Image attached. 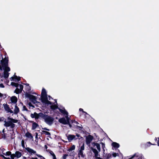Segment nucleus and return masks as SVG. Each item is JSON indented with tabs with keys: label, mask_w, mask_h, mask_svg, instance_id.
<instances>
[{
	"label": "nucleus",
	"mask_w": 159,
	"mask_h": 159,
	"mask_svg": "<svg viewBox=\"0 0 159 159\" xmlns=\"http://www.w3.org/2000/svg\"><path fill=\"white\" fill-rule=\"evenodd\" d=\"M7 119L8 120L5 121L4 124V125L6 127L10 126L11 128H13L15 126V125L13 123H16L18 122L17 120L13 119L10 117H8Z\"/></svg>",
	"instance_id": "1"
},
{
	"label": "nucleus",
	"mask_w": 159,
	"mask_h": 159,
	"mask_svg": "<svg viewBox=\"0 0 159 159\" xmlns=\"http://www.w3.org/2000/svg\"><path fill=\"white\" fill-rule=\"evenodd\" d=\"M26 96L30 100L34 103H37V105L40 103L36 101V98L35 96L29 94H27Z\"/></svg>",
	"instance_id": "2"
},
{
	"label": "nucleus",
	"mask_w": 159,
	"mask_h": 159,
	"mask_svg": "<svg viewBox=\"0 0 159 159\" xmlns=\"http://www.w3.org/2000/svg\"><path fill=\"white\" fill-rule=\"evenodd\" d=\"M65 117L66 118V120L65 118H61L59 119V122L63 124H69L70 119V118L68 117V116H66Z\"/></svg>",
	"instance_id": "3"
},
{
	"label": "nucleus",
	"mask_w": 159,
	"mask_h": 159,
	"mask_svg": "<svg viewBox=\"0 0 159 159\" xmlns=\"http://www.w3.org/2000/svg\"><path fill=\"white\" fill-rule=\"evenodd\" d=\"M45 121L49 125H51L54 120L53 118L47 115L44 118Z\"/></svg>",
	"instance_id": "4"
},
{
	"label": "nucleus",
	"mask_w": 159,
	"mask_h": 159,
	"mask_svg": "<svg viewBox=\"0 0 159 159\" xmlns=\"http://www.w3.org/2000/svg\"><path fill=\"white\" fill-rule=\"evenodd\" d=\"M0 62L2 67V68H3V69L7 67H9L8 66V60L6 58L2 60Z\"/></svg>",
	"instance_id": "5"
},
{
	"label": "nucleus",
	"mask_w": 159,
	"mask_h": 159,
	"mask_svg": "<svg viewBox=\"0 0 159 159\" xmlns=\"http://www.w3.org/2000/svg\"><path fill=\"white\" fill-rule=\"evenodd\" d=\"M3 76L5 78H8L9 75V72L10 71V69L9 67H7L4 68Z\"/></svg>",
	"instance_id": "6"
},
{
	"label": "nucleus",
	"mask_w": 159,
	"mask_h": 159,
	"mask_svg": "<svg viewBox=\"0 0 159 159\" xmlns=\"http://www.w3.org/2000/svg\"><path fill=\"white\" fill-rule=\"evenodd\" d=\"M4 108L5 111L7 112H10L11 113H13V111L9 107V106L7 105V103H4L3 104Z\"/></svg>",
	"instance_id": "7"
},
{
	"label": "nucleus",
	"mask_w": 159,
	"mask_h": 159,
	"mask_svg": "<svg viewBox=\"0 0 159 159\" xmlns=\"http://www.w3.org/2000/svg\"><path fill=\"white\" fill-rule=\"evenodd\" d=\"M21 155L22 154L21 152L19 151H16L15 154H13L11 155V157L12 159H14L15 157L17 158H19Z\"/></svg>",
	"instance_id": "8"
},
{
	"label": "nucleus",
	"mask_w": 159,
	"mask_h": 159,
	"mask_svg": "<svg viewBox=\"0 0 159 159\" xmlns=\"http://www.w3.org/2000/svg\"><path fill=\"white\" fill-rule=\"evenodd\" d=\"M41 100L42 102L45 104L48 105L51 104V102L48 100L47 96L41 97Z\"/></svg>",
	"instance_id": "9"
},
{
	"label": "nucleus",
	"mask_w": 159,
	"mask_h": 159,
	"mask_svg": "<svg viewBox=\"0 0 159 159\" xmlns=\"http://www.w3.org/2000/svg\"><path fill=\"white\" fill-rule=\"evenodd\" d=\"M93 139V137L91 135H89L88 136L86 137V141L87 144L88 145L90 144Z\"/></svg>",
	"instance_id": "10"
},
{
	"label": "nucleus",
	"mask_w": 159,
	"mask_h": 159,
	"mask_svg": "<svg viewBox=\"0 0 159 159\" xmlns=\"http://www.w3.org/2000/svg\"><path fill=\"white\" fill-rule=\"evenodd\" d=\"M90 148L93 152L94 153L95 158H96L98 157V151L97 150H96V149L92 147H91Z\"/></svg>",
	"instance_id": "11"
},
{
	"label": "nucleus",
	"mask_w": 159,
	"mask_h": 159,
	"mask_svg": "<svg viewBox=\"0 0 159 159\" xmlns=\"http://www.w3.org/2000/svg\"><path fill=\"white\" fill-rule=\"evenodd\" d=\"M11 101L12 103L15 104L17 101V98L16 97L13 96L11 98Z\"/></svg>",
	"instance_id": "12"
},
{
	"label": "nucleus",
	"mask_w": 159,
	"mask_h": 159,
	"mask_svg": "<svg viewBox=\"0 0 159 159\" xmlns=\"http://www.w3.org/2000/svg\"><path fill=\"white\" fill-rule=\"evenodd\" d=\"M92 144L93 146H96V148L98 149L99 152H100L101 151L100 145L98 143H92Z\"/></svg>",
	"instance_id": "13"
},
{
	"label": "nucleus",
	"mask_w": 159,
	"mask_h": 159,
	"mask_svg": "<svg viewBox=\"0 0 159 159\" xmlns=\"http://www.w3.org/2000/svg\"><path fill=\"white\" fill-rule=\"evenodd\" d=\"M19 112V109L16 104L15 106V108L14 109L13 112L14 114H16Z\"/></svg>",
	"instance_id": "14"
},
{
	"label": "nucleus",
	"mask_w": 159,
	"mask_h": 159,
	"mask_svg": "<svg viewBox=\"0 0 159 159\" xmlns=\"http://www.w3.org/2000/svg\"><path fill=\"white\" fill-rule=\"evenodd\" d=\"M75 136L74 135L70 134L69 135L67 136V138L68 141L69 142L71 141L73 139L75 138Z\"/></svg>",
	"instance_id": "15"
},
{
	"label": "nucleus",
	"mask_w": 159,
	"mask_h": 159,
	"mask_svg": "<svg viewBox=\"0 0 159 159\" xmlns=\"http://www.w3.org/2000/svg\"><path fill=\"white\" fill-rule=\"evenodd\" d=\"M31 116L32 118H34L35 119H38L39 118L38 114L35 112L33 114H31Z\"/></svg>",
	"instance_id": "16"
},
{
	"label": "nucleus",
	"mask_w": 159,
	"mask_h": 159,
	"mask_svg": "<svg viewBox=\"0 0 159 159\" xmlns=\"http://www.w3.org/2000/svg\"><path fill=\"white\" fill-rule=\"evenodd\" d=\"M58 109L62 113L64 114V115H66V116H68V113L64 109H62L59 108Z\"/></svg>",
	"instance_id": "17"
},
{
	"label": "nucleus",
	"mask_w": 159,
	"mask_h": 159,
	"mask_svg": "<svg viewBox=\"0 0 159 159\" xmlns=\"http://www.w3.org/2000/svg\"><path fill=\"white\" fill-rule=\"evenodd\" d=\"M26 149L28 152L30 153L34 154L36 152V151L29 148H26Z\"/></svg>",
	"instance_id": "18"
},
{
	"label": "nucleus",
	"mask_w": 159,
	"mask_h": 159,
	"mask_svg": "<svg viewBox=\"0 0 159 159\" xmlns=\"http://www.w3.org/2000/svg\"><path fill=\"white\" fill-rule=\"evenodd\" d=\"M47 96V95L46 90L44 88H43L42 89V91L41 97Z\"/></svg>",
	"instance_id": "19"
},
{
	"label": "nucleus",
	"mask_w": 159,
	"mask_h": 159,
	"mask_svg": "<svg viewBox=\"0 0 159 159\" xmlns=\"http://www.w3.org/2000/svg\"><path fill=\"white\" fill-rule=\"evenodd\" d=\"M25 136L27 137H28L30 139H32L33 137L31 133L29 132H27L25 134Z\"/></svg>",
	"instance_id": "20"
},
{
	"label": "nucleus",
	"mask_w": 159,
	"mask_h": 159,
	"mask_svg": "<svg viewBox=\"0 0 159 159\" xmlns=\"http://www.w3.org/2000/svg\"><path fill=\"white\" fill-rule=\"evenodd\" d=\"M38 126L39 125L37 123L33 122L32 125V129L33 130L34 129Z\"/></svg>",
	"instance_id": "21"
},
{
	"label": "nucleus",
	"mask_w": 159,
	"mask_h": 159,
	"mask_svg": "<svg viewBox=\"0 0 159 159\" xmlns=\"http://www.w3.org/2000/svg\"><path fill=\"white\" fill-rule=\"evenodd\" d=\"M39 118L41 117L43 118L44 119V118L47 115H45L42 113H39L38 114Z\"/></svg>",
	"instance_id": "22"
},
{
	"label": "nucleus",
	"mask_w": 159,
	"mask_h": 159,
	"mask_svg": "<svg viewBox=\"0 0 159 159\" xmlns=\"http://www.w3.org/2000/svg\"><path fill=\"white\" fill-rule=\"evenodd\" d=\"M11 80H12L14 79L18 81H19L20 80V77H17L16 75L14 76V77H11Z\"/></svg>",
	"instance_id": "23"
},
{
	"label": "nucleus",
	"mask_w": 159,
	"mask_h": 159,
	"mask_svg": "<svg viewBox=\"0 0 159 159\" xmlns=\"http://www.w3.org/2000/svg\"><path fill=\"white\" fill-rule=\"evenodd\" d=\"M3 154L4 155H5L6 156H9L10 155L11 156V155H12L11 154V152H10V151L7 152L6 153H5V152H3Z\"/></svg>",
	"instance_id": "24"
},
{
	"label": "nucleus",
	"mask_w": 159,
	"mask_h": 159,
	"mask_svg": "<svg viewBox=\"0 0 159 159\" xmlns=\"http://www.w3.org/2000/svg\"><path fill=\"white\" fill-rule=\"evenodd\" d=\"M78 154L79 156H80L82 157H84V155L83 154V151L79 150Z\"/></svg>",
	"instance_id": "25"
},
{
	"label": "nucleus",
	"mask_w": 159,
	"mask_h": 159,
	"mask_svg": "<svg viewBox=\"0 0 159 159\" xmlns=\"http://www.w3.org/2000/svg\"><path fill=\"white\" fill-rule=\"evenodd\" d=\"M21 92V90H20L18 88H16L15 90V92L17 94L20 93Z\"/></svg>",
	"instance_id": "26"
},
{
	"label": "nucleus",
	"mask_w": 159,
	"mask_h": 159,
	"mask_svg": "<svg viewBox=\"0 0 159 159\" xmlns=\"http://www.w3.org/2000/svg\"><path fill=\"white\" fill-rule=\"evenodd\" d=\"M154 140L157 142V145L159 146V137L157 138L155 137Z\"/></svg>",
	"instance_id": "27"
},
{
	"label": "nucleus",
	"mask_w": 159,
	"mask_h": 159,
	"mask_svg": "<svg viewBox=\"0 0 159 159\" xmlns=\"http://www.w3.org/2000/svg\"><path fill=\"white\" fill-rule=\"evenodd\" d=\"M11 85L14 86L16 87H17L19 85V84H18L14 82H11Z\"/></svg>",
	"instance_id": "28"
},
{
	"label": "nucleus",
	"mask_w": 159,
	"mask_h": 159,
	"mask_svg": "<svg viewBox=\"0 0 159 159\" xmlns=\"http://www.w3.org/2000/svg\"><path fill=\"white\" fill-rule=\"evenodd\" d=\"M51 108L52 109H55L57 108L58 107H57V106L56 105H52L51 106Z\"/></svg>",
	"instance_id": "29"
},
{
	"label": "nucleus",
	"mask_w": 159,
	"mask_h": 159,
	"mask_svg": "<svg viewBox=\"0 0 159 159\" xmlns=\"http://www.w3.org/2000/svg\"><path fill=\"white\" fill-rule=\"evenodd\" d=\"M49 153L52 156L53 159L56 157L55 155L54 154V153L52 151H50L49 152Z\"/></svg>",
	"instance_id": "30"
},
{
	"label": "nucleus",
	"mask_w": 159,
	"mask_h": 159,
	"mask_svg": "<svg viewBox=\"0 0 159 159\" xmlns=\"http://www.w3.org/2000/svg\"><path fill=\"white\" fill-rule=\"evenodd\" d=\"M113 145L114 147L118 148L119 145L118 144L116 143H113Z\"/></svg>",
	"instance_id": "31"
},
{
	"label": "nucleus",
	"mask_w": 159,
	"mask_h": 159,
	"mask_svg": "<svg viewBox=\"0 0 159 159\" xmlns=\"http://www.w3.org/2000/svg\"><path fill=\"white\" fill-rule=\"evenodd\" d=\"M75 145H73L71 147H70L69 149V151H72L75 149Z\"/></svg>",
	"instance_id": "32"
},
{
	"label": "nucleus",
	"mask_w": 159,
	"mask_h": 159,
	"mask_svg": "<svg viewBox=\"0 0 159 159\" xmlns=\"http://www.w3.org/2000/svg\"><path fill=\"white\" fill-rule=\"evenodd\" d=\"M84 144L83 143L82 146L81 147L80 150L83 151V150H84Z\"/></svg>",
	"instance_id": "33"
},
{
	"label": "nucleus",
	"mask_w": 159,
	"mask_h": 159,
	"mask_svg": "<svg viewBox=\"0 0 159 159\" xmlns=\"http://www.w3.org/2000/svg\"><path fill=\"white\" fill-rule=\"evenodd\" d=\"M43 133L45 134L46 135H49L50 134V133H49V132H47V131H43Z\"/></svg>",
	"instance_id": "34"
},
{
	"label": "nucleus",
	"mask_w": 159,
	"mask_h": 159,
	"mask_svg": "<svg viewBox=\"0 0 159 159\" xmlns=\"http://www.w3.org/2000/svg\"><path fill=\"white\" fill-rule=\"evenodd\" d=\"M20 89H19L20 90H21V91H22V90L23 89V86L21 84L19 85Z\"/></svg>",
	"instance_id": "35"
},
{
	"label": "nucleus",
	"mask_w": 159,
	"mask_h": 159,
	"mask_svg": "<svg viewBox=\"0 0 159 159\" xmlns=\"http://www.w3.org/2000/svg\"><path fill=\"white\" fill-rule=\"evenodd\" d=\"M0 156H1L2 157H3L5 159H10V158L9 157H6L2 155V154L0 155Z\"/></svg>",
	"instance_id": "36"
},
{
	"label": "nucleus",
	"mask_w": 159,
	"mask_h": 159,
	"mask_svg": "<svg viewBox=\"0 0 159 159\" xmlns=\"http://www.w3.org/2000/svg\"><path fill=\"white\" fill-rule=\"evenodd\" d=\"M102 148H103V150L104 151H105L104 150V148L105 147V144L103 143H102Z\"/></svg>",
	"instance_id": "37"
},
{
	"label": "nucleus",
	"mask_w": 159,
	"mask_h": 159,
	"mask_svg": "<svg viewBox=\"0 0 159 159\" xmlns=\"http://www.w3.org/2000/svg\"><path fill=\"white\" fill-rule=\"evenodd\" d=\"M0 87L3 88L4 87V86L2 84H0Z\"/></svg>",
	"instance_id": "38"
},
{
	"label": "nucleus",
	"mask_w": 159,
	"mask_h": 159,
	"mask_svg": "<svg viewBox=\"0 0 159 159\" xmlns=\"http://www.w3.org/2000/svg\"><path fill=\"white\" fill-rule=\"evenodd\" d=\"M79 111H82L83 112H84V113H85L86 114H87V113H86V112H84V111H83V109H81V108H80V109H79Z\"/></svg>",
	"instance_id": "39"
},
{
	"label": "nucleus",
	"mask_w": 159,
	"mask_h": 159,
	"mask_svg": "<svg viewBox=\"0 0 159 159\" xmlns=\"http://www.w3.org/2000/svg\"><path fill=\"white\" fill-rule=\"evenodd\" d=\"M67 156V155H65L63 157V159H66Z\"/></svg>",
	"instance_id": "40"
},
{
	"label": "nucleus",
	"mask_w": 159,
	"mask_h": 159,
	"mask_svg": "<svg viewBox=\"0 0 159 159\" xmlns=\"http://www.w3.org/2000/svg\"><path fill=\"white\" fill-rule=\"evenodd\" d=\"M22 145L23 146H24V141L23 140H22L21 141Z\"/></svg>",
	"instance_id": "41"
},
{
	"label": "nucleus",
	"mask_w": 159,
	"mask_h": 159,
	"mask_svg": "<svg viewBox=\"0 0 159 159\" xmlns=\"http://www.w3.org/2000/svg\"><path fill=\"white\" fill-rule=\"evenodd\" d=\"M36 155H37L38 157H40V158H41L42 157H43L42 156H41V155H40L36 154Z\"/></svg>",
	"instance_id": "42"
},
{
	"label": "nucleus",
	"mask_w": 159,
	"mask_h": 159,
	"mask_svg": "<svg viewBox=\"0 0 159 159\" xmlns=\"http://www.w3.org/2000/svg\"><path fill=\"white\" fill-rule=\"evenodd\" d=\"M36 155H37L38 157H40V158H41L42 157H43L42 156H41V155H40L36 154Z\"/></svg>",
	"instance_id": "43"
},
{
	"label": "nucleus",
	"mask_w": 159,
	"mask_h": 159,
	"mask_svg": "<svg viewBox=\"0 0 159 159\" xmlns=\"http://www.w3.org/2000/svg\"><path fill=\"white\" fill-rule=\"evenodd\" d=\"M3 96V94L0 93V98H1Z\"/></svg>",
	"instance_id": "44"
},
{
	"label": "nucleus",
	"mask_w": 159,
	"mask_h": 159,
	"mask_svg": "<svg viewBox=\"0 0 159 159\" xmlns=\"http://www.w3.org/2000/svg\"><path fill=\"white\" fill-rule=\"evenodd\" d=\"M28 104L30 106H32V105L31 104V102H29L28 103Z\"/></svg>",
	"instance_id": "45"
},
{
	"label": "nucleus",
	"mask_w": 159,
	"mask_h": 159,
	"mask_svg": "<svg viewBox=\"0 0 159 159\" xmlns=\"http://www.w3.org/2000/svg\"><path fill=\"white\" fill-rule=\"evenodd\" d=\"M96 159H102L99 157H98L96 158Z\"/></svg>",
	"instance_id": "46"
},
{
	"label": "nucleus",
	"mask_w": 159,
	"mask_h": 159,
	"mask_svg": "<svg viewBox=\"0 0 159 159\" xmlns=\"http://www.w3.org/2000/svg\"><path fill=\"white\" fill-rule=\"evenodd\" d=\"M113 155L114 157H115L116 156V153H113Z\"/></svg>",
	"instance_id": "47"
},
{
	"label": "nucleus",
	"mask_w": 159,
	"mask_h": 159,
	"mask_svg": "<svg viewBox=\"0 0 159 159\" xmlns=\"http://www.w3.org/2000/svg\"><path fill=\"white\" fill-rule=\"evenodd\" d=\"M2 66L0 65V70H2Z\"/></svg>",
	"instance_id": "48"
},
{
	"label": "nucleus",
	"mask_w": 159,
	"mask_h": 159,
	"mask_svg": "<svg viewBox=\"0 0 159 159\" xmlns=\"http://www.w3.org/2000/svg\"><path fill=\"white\" fill-rule=\"evenodd\" d=\"M31 159H38V158L37 157H35V158L32 157L31 158Z\"/></svg>",
	"instance_id": "49"
},
{
	"label": "nucleus",
	"mask_w": 159,
	"mask_h": 159,
	"mask_svg": "<svg viewBox=\"0 0 159 159\" xmlns=\"http://www.w3.org/2000/svg\"><path fill=\"white\" fill-rule=\"evenodd\" d=\"M2 153L4 152V151H5V149H2Z\"/></svg>",
	"instance_id": "50"
},
{
	"label": "nucleus",
	"mask_w": 159,
	"mask_h": 159,
	"mask_svg": "<svg viewBox=\"0 0 159 159\" xmlns=\"http://www.w3.org/2000/svg\"><path fill=\"white\" fill-rule=\"evenodd\" d=\"M68 124L69 125V126H70V127H71V125L70 124V123H69V124Z\"/></svg>",
	"instance_id": "51"
},
{
	"label": "nucleus",
	"mask_w": 159,
	"mask_h": 159,
	"mask_svg": "<svg viewBox=\"0 0 159 159\" xmlns=\"http://www.w3.org/2000/svg\"><path fill=\"white\" fill-rule=\"evenodd\" d=\"M45 148H46V149H47V148H48V147H47V145H45Z\"/></svg>",
	"instance_id": "52"
},
{
	"label": "nucleus",
	"mask_w": 159,
	"mask_h": 159,
	"mask_svg": "<svg viewBox=\"0 0 159 159\" xmlns=\"http://www.w3.org/2000/svg\"><path fill=\"white\" fill-rule=\"evenodd\" d=\"M135 157H139L138 155L137 154H136V155H135Z\"/></svg>",
	"instance_id": "53"
},
{
	"label": "nucleus",
	"mask_w": 159,
	"mask_h": 159,
	"mask_svg": "<svg viewBox=\"0 0 159 159\" xmlns=\"http://www.w3.org/2000/svg\"><path fill=\"white\" fill-rule=\"evenodd\" d=\"M36 138L37 137L38 134L37 133H36Z\"/></svg>",
	"instance_id": "54"
},
{
	"label": "nucleus",
	"mask_w": 159,
	"mask_h": 159,
	"mask_svg": "<svg viewBox=\"0 0 159 159\" xmlns=\"http://www.w3.org/2000/svg\"><path fill=\"white\" fill-rule=\"evenodd\" d=\"M41 159H45L44 158V157H42L41 158Z\"/></svg>",
	"instance_id": "55"
},
{
	"label": "nucleus",
	"mask_w": 159,
	"mask_h": 159,
	"mask_svg": "<svg viewBox=\"0 0 159 159\" xmlns=\"http://www.w3.org/2000/svg\"><path fill=\"white\" fill-rule=\"evenodd\" d=\"M44 129L46 130H48V131L49 130V129H47L45 128Z\"/></svg>",
	"instance_id": "56"
},
{
	"label": "nucleus",
	"mask_w": 159,
	"mask_h": 159,
	"mask_svg": "<svg viewBox=\"0 0 159 159\" xmlns=\"http://www.w3.org/2000/svg\"><path fill=\"white\" fill-rule=\"evenodd\" d=\"M76 135L78 137H79L80 136V135L78 134H76Z\"/></svg>",
	"instance_id": "57"
},
{
	"label": "nucleus",
	"mask_w": 159,
	"mask_h": 159,
	"mask_svg": "<svg viewBox=\"0 0 159 159\" xmlns=\"http://www.w3.org/2000/svg\"><path fill=\"white\" fill-rule=\"evenodd\" d=\"M74 122H75V123H76V124H78V123L77 122H76V121H74Z\"/></svg>",
	"instance_id": "58"
},
{
	"label": "nucleus",
	"mask_w": 159,
	"mask_h": 159,
	"mask_svg": "<svg viewBox=\"0 0 159 159\" xmlns=\"http://www.w3.org/2000/svg\"><path fill=\"white\" fill-rule=\"evenodd\" d=\"M23 108H26V107H25V106H24L23 107Z\"/></svg>",
	"instance_id": "59"
},
{
	"label": "nucleus",
	"mask_w": 159,
	"mask_h": 159,
	"mask_svg": "<svg viewBox=\"0 0 159 159\" xmlns=\"http://www.w3.org/2000/svg\"><path fill=\"white\" fill-rule=\"evenodd\" d=\"M4 129H3V131H2V132H3V133H4Z\"/></svg>",
	"instance_id": "60"
},
{
	"label": "nucleus",
	"mask_w": 159,
	"mask_h": 159,
	"mask_svg": "<svg viewBox=\"0 0 159 159\" xmlns=\"http://www.w3.org/2000/svg\"><path fill=\"white\" fill-rule=\"evenodd\" d=\"M53 159H57L56 157L53 158Z\"/></svg>",
	"instance_id": "61"
},
{
	"label": "nucleus",
	"mask_w": 159,
	"mask_h": 159,
	"mask_svg": "<svg viewBox=\"0 0 159 159\" xmlns=\"http://www.w3.org/2000/svg\"><path fill=\"white\" fill-rule=\"evenodd\" d=\"M150 144L152 145V144L150 142Z\"/></svg>",
	"instance_id": "62"
},
{
	"label": "nucleus",
	"mask_w": 159,
	"mask_h": 159,
	"mask_svg": "<svg viewBox=\"0 0 159 159\" xmlns=\"http://www.w3.org/2000/svg\"><path fill=\"white\" fill-rule=\"evenodd\" d=\"M1 121V119H0V121Z\"/></svg>",
	"instance_id": "63"
},
{
	"label": "nucleus",
	"mask_w": 159,
	"mask_h": 159,
	"mask_svg": "<svg viewBox=\"0 0 159 159\" xmlns=\"http://www.w3.org/2000/svg\"><path fill=\"white\" fill-rule=\"evenodd\" d=\"M2 80V81H3L2 79V80Z\"/></svg>",
	"instance_id": "64"
}]
</instances>
